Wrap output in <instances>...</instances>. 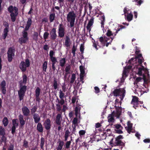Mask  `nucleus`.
Listing matches in <instances>:
<instances>
[{
    "label": "nucleus",
    "instance_id": "1",
    "mask_svg": "<svg viewBox=\"0 0 150 150\" xmlns=\"http://www.w3.org/2000/svg\"><path fill=\"white\" fill-rule=\"evenodd\" d=\"M139 51L137 50L135 53L137 54V56L135 58H132L129 62L130 64V65L127 67V68H125L123 71L122 77L121 79V83H123L125 79L127 76V73H128L129 69H131L132 65L134 66V68L132 69L133 71L135 72L136 73L139 75V76H142L143 78H137L134 82L135 86L133 88L132 90L134 92L137 93L138 96H142L143 93L142 90L141 89L142 86L140 85L141 84V83L144 84L143 81L144 82L146 81L149 78V74L146 69L145 68L144 66L142 65L141 64L143 61V59L141 54H139Z\"/></svg>",
    "mask_w": 150,
    "mask_h": 150
},
{
    "label": "nucleus",
    "instance_id": "2",
    "mask_svg": "<svg viewBox=\"0 0 150 150\" xmlns=\"http://www.w3.org/2000/svg\"><path fill=\"white\" fill-rule=\"evenodd\" d=\"M76 14L74 11H71L69 12L67 15V21L70 23L71 27H74V24Z\"/></svg>",
    "mask_w": 150,
    "mask_h": 150
},
{
    "label": "nucleus",
    "instance_id": "3",
    "mask_svg": "<svg viewBox=\"0 0 150 150\" xmlns=\"http://www.w3.org/2000/svg\"><path fill=\"white\" fill-rule=\"evenodd\" d=\"M8 10L11 13L10 16L11 20L13 22L16 20V17L18 14V9L16 7L10 6L8 8Z\"/></svg>",
    "mask_w": 150,
    "mask_h": 150
},
{
    "label": "nucleus",
    "instance_id": "4",
    "mask_svg": "<svg viewBox=\"0 0 150 150\" xmlns=\"http://www.w3.org/2000/svg\"><path fill=\"white\" fill-rule=\"evenodd\" d=\"M120 115V112L119 111H117L116 112H113L112 113L109 114L108 116V121L110 123L114 122L115 119L114 117H116L118 118Z\"/></svg>",
    "mask_w": 150,
    "mask_h": 150
},
{
    "label": "nucleus",
    "instance_id": "5",
    "mask_svg": "<svg viewBox=\"0 0 150 150\" xmlns=\"http://www.w3.org/2000/svg\"><path fill=\"white\" fill-rule=\"evenodd\" d=\"M125 91V90L124 88L115 90L114 91V94L115 96H118L121 101L124 97Z\"/></svg>",
    "mask_w": 150,
    "mask_h": 150
},
{
    "label": "nucleus",
    "instance_id": "6",
    "mask_svg": "<svg viewBox=\"0 0 150 150\" xmlns=\"http://www.w3.org/2000/svg\"><path fill=\"white\" fill-rule=\"evenodd\" d=\"M30 62L28 59H26L25 62H21L20 64V68L23 71H24L26 70V68L29 67L30 65Z\"/></svg>",
    "mask_w": 150,
    "mask_h": 150
},
{
    "label": "nucleus",
    "instance_id": "7",
    "mask_svg": "<svg viewBox=\"0 0 150 150\" xmlns=\"http://www.w3.org/2000/svg\"><path fill=\"white\" fill-rule=\"evenodd\" d=\"M123 11L125 14V17L127 20L128 21H131L132 19L133 15L131 13V12L130 11L129 9H127L126 8L124 9Z\"/></svg>",
    "mask_w": 150,
    "mask_h": 150
},
{
    "label": "nucleus",
    "instance_id": "8",
    "mask_svg": "<svg viewBox=\"0 0 150 150\" xmlns=\"http://www.w3.org/2000/svg\"><path fill=\"white\" fill-rule=\"evenodd\" d=\"M97 16L99 18V19L101 21V27L104 28V21H105V16L103 13L101 11H97L96 13Z\"/></svg>",
    "mask_w": 150,
    "mask_h": 150
},
{
    "label": "nucleus",
    "instance_id": "9",
    "mask_svg": "<svg viewBox=\"0 0 150 150\" xmlns=\"http://www.w3.org/2000/svg\"><path fill=\"white\" fill-rule=\"evenodd\" d=\"M26 90V86H21L19 91H18V94L20 100H22L23 99Z\"/></svg>",
    "mask_w": 150,
    "mask_h": 150
},
{
    "label": "nucleus",
    "instance_id": "10",
    "mask_svg": "<svg viewBox=\"0 0 150 150\" xmlns=\"http://www.w3.org/2000/svg\"><path fill=\"white\" fill-rule=\"evenodd\" d=\"M23 37L19 39V42L21 44L25 43L28 40L27 37V33L25 30L23 32Z\"/></svg>",
    "mask_w": 150,
    "mask_h": 150
},
{
    "label": "nucleus",
    "instance_id": "11",
    "mask_svg": "<svg viewBox=\"0 0 150 150\" xmlns=\"http://www.w3.org/2000/svg\"><path fill=\"white\" fill-rule=\"evenodd\" d=\"M14 50L12 48H10L8 51V59L9 62H11L12 60L13 57L14 56Z\"/></svg>",
    "mask_w": 150,
    "mask_h": 150
},
{
    "label": "nucleus",
    "instance_id": "12",
    "mask_svg": "<svg viewBox=\"0 0 150 150\" xmlns=\"http://www.w3.org/2000/svg\"><path fill=\"white\" fill-rule=\"evenodd\" d=\"M79 69L80 71V81H82V83H83V80L85 73L84 67L81 65L79 67Z\"/></svg>",
    "mask_w": 150,
    "mask_h": 150
},
{
    "label": "nucleus",
    "instance_id": "13",
    "mask_svg": "<svg viewBox=\"0 0 150 150\" xmlns=\"http://www.w3.org/2000/svg\"><path fill=\"white\" fill-rule=\"evenodd\" d=\"M114 126L116 133L119 134H121V133H123V132L122 131L123 129V127L121 125L116 124V125H114Z\"/></svg>",
    "mask_w": 150,
    "mask_h": 150
},
{
    "label": "nucleus",
    "instance_id": "14",
    "mask_svg": "<svg viewBox=\"0 0 150 150\" xmlns=\"http://www.w3.org/2000/svg\"><path fill=\"white\" fill-rule=\"evenodd\" d=\"M59 36L60 37H63L64 36L65 32L62 26V25H59Z\"/></svg>",
    "mask_w": 150,
    "mask_h": 150
},
{
    "label": "nucleus",
    "instance_id": "15",
    "mask_svg": "<svg viewBox=\"0 0 150 150\" xmlns=\"http://www.w3.org/2000/svg\"><path fill=\"white\" fill-rule=\"evenodd\" d=\"M123 139V136L120 135L115 138V144L117 145H124L123 142H122L120 139Z\"/></svg>",
    "mask_w": 150,
    "mask_h": 150
},
{
    "label": "nucleus",
    "instance_id": "16",
    "mask_svg": "<svg viewBox=\"0 0 150 150\" xmlns=\"http://www.w3.org/2000/svg\"><path fill=\"white\" fill-rule=\"evenodd\" d=\"M44 126L45 129L47 130L50 129L51 127V121L49 119H47L45 121Z\"/></svg>",
    "mask_w": 150,
    "mask_h": 150
},
{
    "label": "nucleus",
    "instance_id": "17",
    "mask_svg": "<svg viewBox=\"0 0 150 150\" xmlns=\"http://www.w3.org/2000/svg\"><path fill=\"white\" fill-rule=\"evenodd\" d=\"M131 103L134 105V107L135 108V106H137L139 104L138 98L136 96H133V98L132 99Z\"/></svg>",
    "mask_w": 150,
    "mask_h": 150
},
{
    "label": "nucleus",
    "instance_id": "18",
    "mask_svg": "<svg viewBox=\"0 0 150 150\" xmlns=\"http://www.w3.org/2000/svg\"><path fill=\"white\" fill-rule=\"evenodd\" d=\"M108 39H109V37H107L106 36H104V37H100L99 38V40L102 43L103 46H105V42H107L108 41Z\"/></svg>",
    "mask_w": 150,
    "mask_h": 150
},
{
    "label": "nucleus",
    "instance_id": "19",
    "mask_svg": "<svg viewBox=\"0 0 150 150\" xmlns=\"http://www.w3.org/2000/svg\"><path fill=\"white\" fill-rule=\"evenodd\" d=\"M50 35L51 38L53 40L55 39L57 35L56 34V30L55 28L52 29L50 33Z\"/></svg>",
    "mask_w": 150,
    "mask_h": 150
},
{
    "label": "nucleus",
    "instance_id": "20",
    "mask_svg": "<svg viewBox=\"0 0 150 150\" xmlns=\"http://www.w3.org/2000/svg\"><path fill=\"white\" fill-rule=\"evenodd\" d=\"M24 115L28 116L30 112V110L26 106H24L22 108Z\"/></svg>",
    "mask_w": 150,
    "mask_h": 150
},
{
    "label": "nucleus",
    "instance_id": "21",
    "mask_svg": "<svg viewBox=\"0 0 150 150\" xmlns=\"http://www.w3.org/2000/svg\"><path fill=\"white\" fill-rule=\"evenodd\" d=\"M132 124L130 123V122L128 121L127 123V126L125 127V128L127 132L129 133H130L131 132H132Z\"/></svg>",
    "mask_w": 150,
    "mask_h": 150
},
{
    "label": "nucleus",
    "instance_id": "22",
    "mask_svg": "<svg viewBox=\"0 0 150 150\" xmlns=\"http://www.w3.org/2000/svg\"><path fill=\"white\" fill-rule=\"evenodd\" d=\"M71 44V40L69 37L68 36H66L64 44V45L66 47H70Z\"/></svg>",
    "mask_w": 150,
    "mask_h": 150
},
{
    "label": "nucleus",
    "instance_id": "23",
    "mask_svg": "<svg viewBox=\"0 0 150 150\" xmlns=\"http://www.w3.org/2000/svg\"><path fill=\"white\" fill-rule=\"evenodd\" d=\"M81 106H76L75 108V115L76 117H79L80 110L81 109Z\"/></svg>",
    "mask_w": 150,
    "mask_h": 150
},
{
    "label": "nucleus",
    "instance_id": "24",
    "mask_svg": "<svg viewBox=\"0 0 150 150\" xmlns=\"http://www.w3.org/2000/svg\"><path fill=\"white\" fill-rule=\"evenodd\" d=\"M33 118L36 123H38L40 120V117L37 113H34L33 114Z\"/></svg>",
    "mask_w": 150,
    "mask_h": 150
},
{
    "label": "nucleus",
    "instance_id": "25",
    "mask_svg": "<svg viewBox=\"0 0 150 150\" xmlns=\"http://www.w3.org/2000/svg\"><path fill=\"white\" fill-rule=\"evenodd\" d=\"M93 22L94 18L92 17L87 24L86 28L88 30H90V28L91 26L93 25Z\"/></svg>",
    "mask_w": 150,
    "mask_h": 150
},
{
    "label": "nucleus",
    "instance_id": "26",
    "mask_svg": "<svg viewBox=\"0 0 150 150\" xmlns=\"http://www.w3.org/2000/svg\"><path fill=\"white\" fill-rule=\"evenodd\" d=\"M56 122L58 125H60L61 122V115L59 113L56 117Z\"/></svg>",
    "mask_w": 150,
    "mask_h": 150
},
{
    "label": "nucleus",
    "instance_id": "27",
    "mask_svg": "<svg viewBox=\"0 0 150 150\" xmlns=\"http://www.w3.org/2000/svg\"><path fill=\"white\" fill-rule=\"evenodd\" d=\"M32 23V21L31 18H28V20L27 22V23L25 27V31L26 30H28L29 27L31 26Z\"/></svg>",
    "mask_w": 150,
    "mask_h": 150
},
{
    "label": "nucleus",
    "instance_id": "28",
    "mask_svg": "<svg viewBox=\"0 0 150 150\" xmlns=\"http://www.w3.org/2000/svg\"><path fill=\"white\" fill-rule=\"evenodd\" d=\"M63 91H62L61 90H60L59 92V98H63L64 97H65V94L63 93V91L65 92V89L64 87H62Z\"/></svg>",
    "mask_w": 150,
    "mask_h": 150
},
{
    "label": "nucleus",
    "instance_id": "29",
    "mask_svg": "<svg viewBox=\"0 0 150 150\" xmlns=\"http://www.w3.org/2000/svg\"><path fill=\"white\" fill-rule=\"evenodd\" d=\"M19 120L21 125H23L25 124V121L23 119V117L22 115L20 114L19 115Z\"/></svg>",
    "mask_w": 150,
    "mask_h": 150
},
{
    "label": "nucleus",
    "instance_id": "30",
    "mask_svg": "<svg viewBox=\"0 0 150 150\" xmlns=\"http://www.w3.org/2000/svg\"><path fill=\"white\" fill-rule=\"evenodd\" d=\"M66 59L65 58H61L59 61V64L62 67H64L66 63Z\"/></svg>",
    "mask_w": 150,
    "mask_h": 150
},
{
    "label": "nucleus",
    "instance_id": "31",
    "mask_svg": "<svg viewBox=\"0 0 150 150\" xmlns=\"http://www.w3.org/2000/svg\"><path fill=\"white\" fill-rule=\"evenodd\" d=\"M37 128V130L40 132H42L43 131V128L41 123H38Z\"/></svg>",
    "mask_w": 150,
    "mask_h": 150
},
{
    "label": "nucleus",
    "instance_id": "32",
    "mask_svg": "<svg viewBox=\"0 0 150 150\" xmlns=\"http://www.w3.org/2000/svg\"><path fill=\"white\" fill-rule=\"evenodd\" d=\"M70 132L69 130H66L65 131L64 133V140L67 141V140L68 137L70 136Z\"/></svg>",
    "mask_w": 150,
    "mask_h": 150
},
{
    "label": "nucleus",
    "instance_id": "33",
    "mask_svg": "<svg viewBox=\"0 0 150 150\" xmlns=\"http://www.w3.org/2000/svg\"><path fill=\"white\" fill-rule=\"evenodd\" d=\"M64 144V142L63 141H60L59 142V144L57 148V150H62Z\"/></svg>",
    "mask_w": 150,
    "mask_h": 150
},
{
    "label": "nucleus",
    "instance_id": "34",
    "mask_svg": "<svg viewBox=\"0 0 150 150\" xmlns=\"http://www.w3.org/2000/svg\"><path fill=\"white\" fill-rule=\"evenodd\" d=\"M8 29L7 28H6L4 29L3 32V37L4 39H5L8 35Z\"/></svg>",
    "mask_w": 150,
    "mask_h": 150
},
{
    "label": "nucleus",
    "instance_id": "35",
    "mask_svg": "<svg viewBox=\"0 0 150 150\" xmlns=\"http://www.w3.org/2000/svg\"><path fill=\"white\" fill-rule=\"evenodd\" d=\"M93 46L96 50H98L100 47V46L98 44V42H96L95 41L94 42H93Z\"/></svg>",
    "mask_w": 150,
    "mask_h": 150
},
{
    "label": "nucleus",
    "instance_id": "36",
    "mask_svg": "<svg viewBox=\"0 0 150 150\" xmlns=\"http://www.w3.org/2000/svg\"><path fill=\"white\" fill-rule=\"evenodd\" d=\"M5 130L4 128L2 126H0V135L4 136L5 135Z\"/></svg>",
    "mask_w": 150,
    "mask_h": 150
},
{
    "label": "nucleus",
    "instance_id": "37",
    "mask_svg": "<svg viewBox=\"0 0 150 150\" xmlns=\"http://www.w3.org/2000/svg\"><path fill=\"white\" fill-rule=\"evenodd\" d=\"M2 122L4 126H6L8 124V119L6 117H4L2 120Z\"/></svg>",
    "mask_w": 150,
    "mask_h": 150
},
{
    "label": "nucleus",
    "instance_id": "38",
    "mask_svg": "<svg viewBox=\"0 0 150 150\" xmlns=\"http://www.w3.org/2000/svg\"><path fill=\"white\" fill-rule=\"evenodd\" d=\"M13 125L16 127H17L18 125V123L17 119H14L12 120Z\"/></svg>",
    "mask_w": 150,
    "mask_h": 150
},
{
    "label": "nucleus",
    "instance_id": "39",
    "mask_svg": "<svg viewBox=\"0 0 150 150\" xmlns=\"http://www.w3.org/2000/svg\"><path fill=\"white\" fill-rule=\"evenodd\" d=\"M40 90L39 87L36 88L35 90V96L37 98H38L40 95Z\"/></svg>",
    "mask_w": 150,
    "mask_h": 150
},
{
    "label": "nucleus",
    "instance_id": "40",
    "mask_svg": "<svg viewBox=\"0 0 150 150\" xmlns=\"http://www.w3.org/2000/svg\"><path fill=\"white\" fill-rule=\"evenodd\" d=\"M76 78V77L74 74H73L71 75V78L70 83H74Z\"/></svg>",
    "mask_w": 150,
    "mask_h": 150
},
{
    "label": "nucleus",
    "instance_id": "41",
    "mask_svg": "<svg viewBox=\"0 0 150 150\" xmlns=\"http://www.w3.org/2000/svg\"><path fill=\"white\" fill-rule=\"evenodd\" d=\"M43 70L45 71H46L47 68V62H45L42 65Z\"/></svg>",
    "mask_w": 150,
    "mask_h": 150
},
{
    "label": "nucleus",
    "instance_id": "42",
    "mask_svg": "<svg viewBox=\"0 0 150 150\" xmlns=\"http://www.w3.org/2000/svg\"><path fill=\"white\" fill-rule=\"evenodd\" d=\"M55 17V15L54 13L51 14L50 16V22H52Z\"/></svg>",
    "mask_w": 150,
    "mask_h": 150
},
{
    "label": "nucleus",
    "instance_id": "43",
    "mask_svg": "<svg viewBox=\"0 0 150 150\" xmlns=\"http://www.w3.org/2000/svg\"><path fill=\"white\" fill-rule=\"evenodd\" d=\"M72 125H75V126L77 125L78 124V119L77 118H74L73 121L72 122Z\"/></svg>",
    "mask_w": 150,
    "mask_h": 150
},
{
    "label": "nucleus",
    "instance_id": "44",
    "mask_svg": "<svg viewBox=\"0 0 150 150\" xmlns=\"http://www.w3.org/2000/svg\"><path fill=\"white\" fill-rule=\"evenodd\" d=\"M71 143V141H67L65 144V148L66 149L69 148L70 147Z\"/></svg>",
    "mask_w": 150,
    "mask_h": 150
},
{
    "label": "nucleus",
    "instance_id": "45",
    "mask_svg": "<svg viewBox=\"0 0 150 150\" xmlns=\"http://www.w3.org/2000/svg\"><path fill=\"white\" fill-rule=\"evenodd\" d=\"M38 32H35L34 33V34L33 35V39L35 40H37L38 39Z\"/></svg>",
    "mask_w": 150,
    "mask_h": 150
},
{
    "label": "nucleus",
    "instance_id": "46",
    "mask_svg": "<svg viewBox=\"0 0 150 150\" xmlns=\"http://www.w3.org/2000/svg\"><path fill=\"white\" fill-rule=\"evenodd\" d=\"M71 69V66L70 65H68L66 67L65 71L67 73H69L70 72V70Z\"/></svg>",
    "mask_w": 150,
    "mask_h": 150
},
{
    "label": "nucleus",
    "instance_id": "47",
    "mask_svg": "<svg viewBox=\"0 0 150 150\" xmlns=\"http://www.w3.org/2000/svg\"><path fill=\"white\" fill-rule=\"evenodd\" d=\"M37 107L36 106H35L34 107L32 108L31 109V114L33 115V114L34 113H35V111H36L37 110Z\"/></svg>",
    "mask_w": 150,
    "mask_h": 150
},
{
    "label": "nucleus",
    "instance_id": "48",
    "mask_svg": "<svg viewBox=\"0 0 150 150\" xmlns=\"http://www.w3.org/2000/svg\"><path fill=\"white\" fill-rule=\"evenodd\" d=\"M57 109L58 111H61V106L59 103H57L56 104Z\"/></svg>",
    "mask_w": 150,
    "mask_h": 150
},
{
    "label": "nucleus",
    "instance_id": "49",
    "mask_svg": "<svg viewBox=\"0 0 150 150\" xmlns=\"http://www.w3.org/2000/svg\"><path fill=\"white\" fill-rule=\"evenodd\" d=\"M53 86L54 89L56 90L58 87V84L57 81L56 80H54V83L53 84Z\"/></svg>",
    "mask_w": 150,
    "mask_h": 150
},
{
    "label": "nucleus",
    "instance_id": "50",
    "mask_svg": "<svg viewBox=\"0 0 150 150\" xmlns=\"http://www.w3.org/2000/svg\"><path fill=\"white\" fill-rule=\"evenodd\" d=\"M41 142L40 144V146L41 148H42L45 143V140L43 138H41Z\"/></svg>",
    "mask_w": 150,
    "mask_h": 150
},
{
    "label": "nucleus",
    "instance_id": "51",
    "mask_svg": "<svg viewBox=\"0 0 150 150\" xmlns=\"http://www.w3.org/2000/svg\"><path fill=\"white\" fill-rule=\"evenodd\" d=\"M23 146L25 148H27L28 147V142L25 140H24Z\"/></svg>",
    "mask_w": 150,
    "mask_h": 150
},
{
    "label": "nucleus",
    "instance_id": "52",
    "mask_svg": "<svg viewBox=\"0 0 150 150\" xmlns=\"http://www.w3.org/2000/svg\"><path fill=\"white\" fill-rule=\"evenodd\" d=\"M106 35L108 36L109 37L111 36V35H113V34L112 33V31L108 29V30Z\"/></svg>",
    "mask_w": 150,
    "mask_h": 150
},
{
    "label": "nucleus",
    "instance_id": "53",
    "mask_svg": "<svg viewBox=\"0 0 150 150\" xmlns=\"http://www.w3.org/2000/svg\"><path fill=\"white\" fill-rule=\"evenodd\" d=\"M49 35V33L47 32H45L43 34V38L45 39H47L48 38Z\"/></svg>",
    "mask_w": 150,
    "mask_h": 150
},
{
    "label": "nucleus",
    "instance_id": "54",
    "mask_svg": "<svg viewBox=\"0 0 150 150\" xmlns=\"http://www.w3.org/2000/svg\"><path fill=\"white\" fill-rule=\"evenodd\" d=\"M27 77L25 75H24L23 76V83L24 84H25L26 83Z\"/></svg>",
    "mask_w": 150,
    "mask_h": 150
},
{
    "label": "nucleus",
    "instance_id": "55",
    "mask_svg": "<svg viewBox=\"0 0 150 150\" xmlns=\"http://www.w3.org/2000/svg\"><path fill=\"white\" fill-rule=\"evenodd\" d=\"M50 59L52 63H56L57 62V60L56 57H54V56L50 58Z\"/></svg>",
    "mask_w": 150,
    "mask_h": 150
},
{
    "label": "nucleus",
    "instance_id": "56",
    "mask_svg": "<svg viewBox=\"0 0 150 150\" xmlns=\"http://www.w3.org/2000/svg\"><path fill=\"white\" fill-rule=\"evenodd\" d=\"M16 128L15 126L13 125L11 128V133L12 134H14Z\"/></svg>",
    "mask_w": 150,
    "mask_h": 150
},
{
    "label": "nucleus",
    "instance_id": "57",
    "mask_svg": "<svg viewBox=\"0 0 150 150\" xmlns=\"http://www.w3.org/2000/svg\"><path fill=\"white\" fill-rule=\"evenodd\" d=\"M6 85V83L5 81H3L1 83V88H2L5 87Z\"/></svg>",
    "mask_w": 150,
    "mask_h": 150
},
{
    "label": "nucleus",
    "instance_id": "58",
    "mask_svg": "<svg viewBox=\"0 0 150 150\" xmlns=\"http://www.w3.org/2000/svg\"><path fill=\"white\" fill-rule=\"evenodd\" d=\"M76 50V47L74 45H73L72 48V52L74 55L75 54V52Z\"/></svg>",
    "mask_w": 150,
    "mask_h": 150
},
{
    "label": "nucleus",
    "instance_id": "59",
    "mask_svg": "<svg viewBox=\"0 0 150 150\" xmlns=\"http://www.w3.org/2000/svg\"><path fill=\"white\" fill-rule=\"evenodd\" d=\"M85 131L83 130H80L79 132V135H80V136L84 135V134H85Z\"/></svg>",
    "mask_w": 150,
    "mask_h": 150
},
{
    "label": "nucleus",
    "instance_id": "60",
    "mask_svg": "<svg viewBox=\"0 0 150 150\" xmlns=\"http://www.w3.org/2000/svg\"><path fill=\"white\" fill-rule=\"evenodd\" d=\"M80 50L82 52H83L84 50V45L83 44L81 45L80 47Z\"/></svg>",
    "mask_w": 150,
    "mask_h": 150
},
{
    "label": "nucleus",
    "instance_id": "61",
    "mask_svg": "<svg viewBox=\"0 0 150 150\" xmlns=\"http://www.w3.org/2000/svg\"><path fill=\"white\" fill-rule=\"evenodd\" d=\"M109 38V39L108 40V41L110 40V41L109 42H107L106 44V47H108L109 44L110 43H111V42H112L113 39V38H111V37H110V38Z\"/></svg>",
    "mask_w": 150,
    "mask_h": 150
},
{
    "label": "nucleus",
    "instance_id": "62",
    "mask_svg": "<svg viewBox=\"0 0 150 150\" xmlns=\"http://www.w3.org/2000/svg\"><path fill=\"white\" fill-rule=\"evenodd\" d=\"M54 52L53 50H50V59L52 57L54 56Z\"/></svg>",
    "mask_w": 150,
    "mask_h": 150
},
{
    "label": "nucleus",
    "instance_id": "63",
    "mask_svg": "<svg viewBox=\"0 0 150 150\" xmlns=\"http://www.w3.org/2000/svg\"><path fill=\"white\" fill-rule=\"evenodd\" d=\"M72 126L73 128L72 132L73 133H74L76 132V126H75V125H72Z\"/></svg>",
    "mask_w": 150,
    "mask_h": 150
},
{
    "label": "nucleus",
    "instance_id": "64",
    "mask_svg": "<svg viewBox=\"0 0 150 150\" xmlns=\"http://www.w3.org/2000/svg\"><path fill=\"white\" fill-rule=\"evenodd\" d=\"M61 100H60L59 103L60 105H63L65 103V100L63 99H61Z\"/></svg>",
    "mask_w": 150,
    "mask_h": 150
}]
</instances>
